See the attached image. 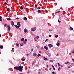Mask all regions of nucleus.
I'll use <instances>...</instances> for the list:
<instances>
[{"label": "nucleus", "instance_id": "nucleus-42", "mask_svg": "<svg viewBox=\"0 0 74 74\" xmlns=\"http://www.w3.org/2000/svg\"><path fill=\"white\" fill-rule=\"evenodd\" d=\"M23 42L24 44H26V42H25V41H24Z\"/></svg>", "mask_w": 74, "mask_h": 74}, {"label": "nucleus", "instance_id": "nucleus-35", "mask_svg": "<svg viewBox=\"0 0 74 74\" xmlns=\"http://www.w3.org/2000/svg\"><path fill=\"white\" fill-rule=\"evenodd\" d=\"M36 38L37 39H38V38H39V36H36Z\"/></svg>", "mask_w": 74, "mask_h": 74}, {"label": "nucleus", "instance_id": "nucleus-44", "mask_svg": "<svg viewBox=\"0 0 74 74\" xmlns=\"http://www.w3.org/2000/svg\"><path fill=\"white\" fill-rule=\"evenodd\" d=\"M45 70L46 71H48V69L47 68H46L45 69Z\"/></svg>", "mask_w": 74, "mask_h": 74}, {"label": "nucleus", "instance_id": "nucleus-18", "mask_svg": "<svg viewBox=\"0 0 74 74\" xmlns=\"http://www.w3.org/2000/svg\"><path fill=\"white\" fill-rule=\"evenodd\" d=\"M56 45L57 46H59V45H60V44L59 43H57L56 44Z\"/></svg>", "mask_w": 74, "mask_h": 74}, {"label": "nucleus", "instance_id": "nucleus-31", "mask_svg": "<svg viewBox=\"0 0 74 74\" xmlns=\"http://www.w3.org/2000/svg\"><path fill=\"white\" fill-rule=\"evenodd\" d=\"M10 10V8H7V11H9V10Z\"/></svg>", "mask_w": 74, "mask_h": 74}, {"label": "nucleus", "instance_id": "nucleus-58", "mask_svg": "<svg viewBox=\"0 0 74 74\" xmlns=\"http://www.w3.org/2000/svg\"><path fill=\"white\" fill-rule=\"evenodd\" d=\"M47 67H49L48 65H47Z\"/></svg>", "mask_w": 74, "mask_h": 74}, {"label": "nucleus", "instance_id": "nucleus-14", "mask_svg": "<svg viewBox=\"0 0 74 74\" xmlns=\"http://www.w3.org/2000/svg\"><path fill=\"white\" fill-rule=\"evenodd\" d=\"M68 63H70V62H69L67 61L65 62V64H68Z\"/></svg>", "mask_w": 74, "mask_h": 74}, {"label": "nucleus", "instance_id": "nucleus-33", "mask_svg": "<svg viewBox=\"0 0 74 74\" xmlns=\"http://www.w3.org/2000/svg\"><path fill=\"white\" fill-rule=\"evenodd\" d=\"M53 70H56L55 69V67L54 66H53Z\"/></svg>", "mask_w": 74, "mask_h": 74}, {"label": "nucleus", "instance_id": "nucleus-22", "mask_svg": "<svg viewBox=\"0 0 74 74\" xmlns=\"http://www.w3.org/2000/svg\"><path fill=\"white\" fill-rule=\"evenodd\" d=\"M37 56L38 57H39V56H41V54H38L37 55Z\"/></svg>", "mask_w": 74, "mask_h": 74}, {"label": "nucleus", "instance_id": "nucleus-55", "mask_svg": "<svg viewBox=\"0 0 74 74\" xmlns=\"http://www.w3.org/2000/svg\"><path fill=\"white\" fill-rule=\"evenodd\" d=\"M68 68L69 69H70V66H68Z\"/></svg>", "mask_w": 74, "mask_h": 74}, {"label": "nucleus", "instance_id": "nucleus-54", "mask_svg": "<svg viewBox=\"0 0 74 74\" xmlns=\"http://www.w3.org/2000/svg\"><path fill=\"white\" fill-rule=\"evenodd\" d=\"M1 18H2V17H1V16H0V19H1Z\"/></svg>", "mask_w": 74, "mask_h": 74}, {"label": "nucleus", "instance_id": "nucleus-32", "mask_svg": "<svg viewBox=\"0 0 74 74\" xmlns=\"http://www.w3.org/2000/svg\"><path fill=\"white\" fill-rule=\"evenodd\" d=\"M52 73L53 74H56V73L53 71L52 72Z\"/></svg>", "mask_w": 74, "mask_h": 74}, {"label": "nucleus", "instance_id": "nucleus-61", "mask_svg": "<svg viewBox=\"0 0 74 74\" xmlns=\"http://www.w3.org/2000/svg\"><path fill=\"white\" fill-rule=\"evenodd\" d=\"M20 45H21V46H23V45H21V44H20Z\"/></svg>", "mask_w": 74, "mask_h": 74}, {"label": "nucleus", "instance_id": "nucleus-56", "mask_svg": "<svg viewBox=\"0 0 74 74\" xmlns=\"http://www.w3.org/2000/svg\"><path fill=\"white\" fill-rule=\"evenodd\" d=\"M33 49H32V50H31V52H33Z\"/></svg>", "mask_w": 74, "mask_h": 74}, {"label": "nucleus", "instance_id": "nucleus-36", "mask_svg": "<svg viewBox=\"0 0 74 74\" xmlns=\"http://www.w3.org/2000/svg\"><path fill=\"white\" fill-rule=\"evenodd\" d=\"M50 62H53V61L52 60H49Z\"/></svg>", "mask_w": 74, "mask_h": 74}, {"label": "nucleus", "instance_id": "nucleus-52", "mask_svg": "<svg viewBox=\"0 0 74 74\" xmlns=\"http://www.w3.org/2000/svg\"><path fill=\"white\" fill-rule=\"evenodd\" d=\"M37 7V5H35V7Z\"/></svg>", "mask_w": 74, "mask_h": 74}, {"label": "nucleus", "instance_id": "nucleus-9", "mask_svg": "<svg viewBox=\"0 0 74 74\" xmlns=\"http://www.w3.org/2000/svg\"><path fill=\"white\" fill-rule=\"evenodd\" d=\"M44 48L46 50H48V47H47L45 46H44Z\"/></svg>", "mask_w": 74, "mask_h": 74}, {"label": "nucleus", "instance_id": "nucleus-63", "mask_svg": "<svg viewBox=\"0 0 74 74\" xmlns=\"http://www.w3.org/2000/svg\"><path fill=\"white\" fill-rule=\"evenodd\" d=\"M39 71H40V69L39 70Z\"/></svg>", "mask_w": 74, "mask_h": 74}, {"label": "nucleus", "instance_id": "nucleus-27", "mask_svg": "<svg viewBox=\"0 0 74 74\" xmlns=\"http://www.w3.org/2000/svg\"><path fill=\"white\" fill-rule=\"evenodd\" d=\"M41 8V7H38L37 8V9L38 10H40Z\"/></svg>", "mask_w": 74, "mask_h": 74}, {"label": "nucleus", "instance_id": "nucleus-15", "mask_svg": "<svg viewBox=\"0 0 74 74\" xmlns=\"http://www.w3.org/2000/svg\"><path fill=\"white\" fill-rule=\"evenodd\" d=\"M0 48L1 49H3V46L1 45L0 46Z\"/></svg>", "mask_w": 74, "mask_h": 74}, {"label": "nucleus", "instance_id": "nucleus-40", "mask_svg": "<svg viewBox=\"0 0 74 74\" xmlns=\"http://www.w3.org/2000/svg\"><path fill=\"white\" fill-rule=\"evenodd\" d=\"M34 62H33L32 63V65H33L34 64Z\"/></svg>", "mask_w": 74, "mask_h": 74}, {"label": "nucleus", "instance_id": "nucleus-13", "mask_svg": "<svg viewBox=\"0 0 74 74\" xmlns=\"http://www.w3.org/2000/svg\"><path fill=\"white\" fill-rule=\"evenodd\" d=\"M7 20L8 21H11L12 20L11 18H7Z\"/></svg>", "mask_w": 74, "mask_h": 74}, {"label": "nucleus", "instance_id": "nucleus-5", "mask_svg": "<svg viewBox=\"0 0 74 74\" xmlns=\"http://www.w3.org/2000/svg\"><path fill=\"white\" fill-rule=\"evenodd\" d=\"M24 33H28V31L27 29H24Z\"/></svg>", "mask_w": 74, "mask_h": 74}, {"label": "nucleus", "instance_id": "nucleus-62", "mask_svg": "<svg viewBox=\"0 0 74 74\" xmlns=\"http://www.w3.org/2000/svg\"><path fill=\"white\" fill-rule=\"evenodd\" d=\"M38 74H40V72H38Z\"/></svg>", "mask_w": 74, "mask_h": 74}, {"label": "nucleus", "instance_id": "nucleus-49", "mask_svg": "<svg viewBox=\"0 0 74 74\" xmlns=\"http://www.w3.org/2000/svg\"><path fill=\"white\" fill-rule=\"evenodd\" d=\"M36 67H39V65H36Z\"/></svg>", "mask_w": 74, "mask_h": 74}, {"label": "nucleus", "instance_id": "nucleus-11", "mask_svg": "<svg viewBox=\"0 0 74 74\" xmlns=\"http://www.w3.org/2000/svg\"><path fill=\"white\" fill-rule=\"evenodd\" d=\"M44 58L45 60H48V59H47V58H45V57H44Z\"/></svg>", "mask_w": 74, "mask_h": 74}, {"label": "nucleus", "instance_id": "nucleus-8", "mask_svg": "<svg viewBox=\"0 0 74 74\" xmlns=\"http://www.w3.org/2000/svg\"><path fill=\"white\" fill-rule=\"evenodd\" d=\"M17 25H18V26H19L20 27V26H21V23H20V22H18Z\"/></svg>", "mask_w": 74, "mask_h": 74}, {"label": "nucleus", "instance_id": "nucleus-29", "mask_svg": "<svg viewBox=\"0 0 74 74\" xmlns=\"http://www.w3.org/2000/svg\"><path fill=\"white\" fill-rule=\"evenodd\" d=\"M30 55V54H26V56H28H28H29Z\"/></svg>", "mask_w": 74, "mask_h": 74}, {"label": "nucleus", "instance_id": "nucleus-47", "mask_svg": "<svg viewBox=\"0 0 74 74\" xmlns=\"http://www.w3.org/2000/svg\"><path fill=\"white\" fill-rule=\"evenodd\" d=\"M24 40L25 41H26V42L27 41V39H25Z\"/></svg>", "mask_w": 74, "mask_h": 74}, {"label": "nucleus", "instance_id": "nucleus-17", "mask_svg": "<svg viewBox=\"0 0 74 74\" xmlns=\"http://www.w3.org/2000/svg\"><path fill=\"white\" fill-rule=\"evenodd\" d=\"M70 29L71 30H73V28L71 27H70Z\"/></svg>", "mask_w": 74, "mask_h": 74}, {"label": "nucleus", "instance_id": "nucleus-37", "mask_svg": "<svg viewBox=\"0 0 74 74\" xmlns=\"http://www.w3.org/2000/svg\"><path fill=\"white\" fill-rule=\"evenodd\" d=\"M48 41V39H46L45 40V42H47Z\"/></svg>", "mask_w": 74, "mask_h": 74}, {"label": "nucleus", "instance_id": "nucleus-10", "mask_svg": "<svg viewBox=\"0 0 74 74\" xmlns=\"http://www.w3.org/2000/svg\"><path fill=\"white\" fill-rule=\"evenodd\" d=\"M23 19L24 20V21H27V18H26V17H24L23 18Z\"/></svg>", "mask_w": 74, "mask_h": 74}, {"label": "nucleus", "instance_id": "nucleus-57", "mask_svg": "<svg viewBox=\"0 0 74 74\" xmlns=\"http://www.w3.org/2000/svg\"><path fill=\"white\" fill-rule=\"evenodd\" d=\"M51 66H52V67L54 66H53V64H52V65H51Z\"/></svg>", "mask_w": 74, "mask_h": 74}, {"label": "nucleus", "instance_id": "nucleus-24", "mask_svg": "<svg viewBox=\"0 0 74 74\" xmlns=\"http://www.w3.org/2000/svg\"><path fill=\"white\" fill-rule=\"evenodd\" d=\"M20 9H21V10H23V6H21L20 7Z\"/></svg>", "mask_w": 74, "mask_h": 74}, {"label": "nucleus", "instance_id": "nucleus-59", "mask_svg": "<svg viewBox=\"0 0 74 74\" xmlns=\"http://www.w3.org/2000/svg\"><path fill=\"white\" fill-rule=\"evenodd\" d=\"M12 50H14V48H12Z\"/></svg>", "mask_w": 74, "mask_h": 74}, {"label": "nucleus", "instance_id": "nucleus-6", "mask_svg": "<svg viewBox=\"0 0 74 74\" xmlns=\"http://www.w3.org/2000/svg\"><path fill=\"white\" fill-rule=\"evenodd\" d=\"M11 24L12 26H14V21H11Z\"/></svg>", "mask_w": 74, "mask_h": 74}, {"label": "nucleus", "instance_id": "nucleus-30", "mask_svg": "<svg viewBox=\"0 0 74 74\" xmlns=\"http://www.w3.org/2000/svg\"><path fill=\"white\" fill-rule=\"evenodd\" d=\"M36 47L38 48H40V46H39L38 45H37L36 46Z\"/></svg>", "mask_w": 74, "mask_h": 74}, {"label": "nucleus", "instance_id": "nucleus-46", "mask_svg": "<svg viewBox=\"0 0 74 74\" xmlns=\"http://www.w3.org/2000/svg\"><path fill=\"white\" fill-rule=\"evenodd\" d=\"M4 4H5V5H7V3L6 2H5L4 3Z\"/></svg>", "mask_w": 74, "mask_h": 74}, {"label": "nucleus", "instance_id": "nucleus-60", "mask_svg": "<svg viewBox=\"0 0 74 74\" xmlns=\"http://www.w3.org/2000/svg\"><path fill=\"white\" fill-rule=\"evenodd\" d=\"M73 53H74V49H73Z\"/></svg>", "mask_w": 74, "mask_h": 74}, {"label": "nucleus", "instance_id": "nucleus-23", "mask_svg": "<svg viewBox=\"0 0 74 74\" xmlns=\"http://www.w3.org/2000/svg\"><path fill=\"white\" fill-rule=\"evenodd\" d=\"M64 66V64H62L60 65V66H61V67H63Z\"/></svg>", "mask_w": 74, "mask_h": 74}, {"label": "nucleus", "instance_id": "nucleus-48", "mask_svg": "<svg viewBox=\"0 0 74 74\" xmlns=\"http://www.w3.org/2000/svg\"><path fill=\"white\" fill-rule=\"evenodd\" d=\"M39 53H41V51H39Z\"/></svg>", "mask_w": 74, "mask_h": 74}, {"label": "nucleus", "instance_id": "nucleus-39", "mask_svg": "<svg viewBox=\"0 0 74 74\" xmlns=\"http://www.w3.org/2000/svg\"><path fill=\"white\" fill-rule=\"evenodd\" d=\"M58 21L59 23H60L61 22V21H60L59 19L58 20Z\"/></svg>", "mask_w": 74, "mask_h": 74}, {"label": "nucleus", "instance_id": "nucleus-38", "mask_svg": "<svg viewBox=\"0 0 74 74\" xmlns=\"http://www.w3.org/2000/svg\"><path fill=\"white\" fill-rule=\"evenodd\" d=\"M41 49H42V50H44V47H41Z\"/></svg>", "mask_w": 74, "mask_h": 74}, {"label": "nucleus", "instance_id": "nucleus-21", "mask_svg": "<svg viewBox=\"0 0 74 74\" xmlns=\"http://www.w3.org/2000/svg\"><path fill=\"white\" fill-rule=\"evenodd\" d=\"M7 24H5L4 25V26L5 27H7Z\"/></svg>", "mask_w": 74, "mask_h": 74}, {"label": "nucleus", "instance_id": "nucleus-45", "mask_svg": "<svg viewBox=\"0 0 74 74\" xmlns=\"http://www.w3.org/2000/svg\"><path fill=\"white\" fill-rule=\"evenodd\" d=\"M58 65L59 66H60V64H59V62H58Z\"/></svg>", "mask_w": 74, "mask_h": 74}, {"label": "nucleus", "instance_id": "nucleus-4", "mask_svg": "<svg viewBox=\"0 0 74 74\" xmlns=\"http://www.w3.org/2000/svg\"><path fill=\"white\" fill-rule=\"evenodd\" d=\"M48 46L49 48H52V47H53V45L51 44H49Z\"/></svg>", "mask_w": 74, "mask_h": 74}, {"label": "nucleus", "instance_id": "nucleus-1", "mask_svg": "<svg viewBox=\"0 0 74 74\" xmlns=\"http://www.w3.org/2000/svg\"><path fill=\"white\" fill-rule=\"evenodd\" d=\"M23 68V66H15L14 67V69H16L17 71H19L21 72L22 71V69Z\"/></svg>", "mask_w": 74, "mask_h": 74}, {"label": "nucleus", "instance_id": "nucleus-25", "mask_svg": "<svg viewBox=\"0 0 74 74\" xmlns=\"http://www.w3.org/2000/svg\"><path fill=\"white\" fill-rule=\"evenodd\" d=\"M55 37L56 38H58V35H56L55 36Z\"/></svg>", "mask_w": 74, "mask_h": 74}, {"label": "nucleus", "instance_id": "nucleus-50", "mask_svg": "<svg viewBox=\"0 0 74 74\" xmlns=\"http://www.w3.org/2000/svg\"><path fill=\"white\" fill-rule=\"evenodd\" d=\"M19 19V18L17 17V18H16V19Z\"/></svg>", "mask_w": 74, "mask_h": 74}, {"label": "nucleus", "instance_id": "nucleus-53", "mask_svg": "<svg viewBox=\"0 0 74 74\" xmlns=\"http://www.w3.org/2000/svg\"><path fill=\"white\" fill-rule=\"evenodd\" d=\"M0 21H2V19L1 18L0 19Z\"/></svg>", "mask_w": 74, "mask_h": 74}, {"label": "nucleus", "instance_id": "nucleus-34", "mask_svg": "<svg viewBox=\"0 0 74 74\" xmlns=\"http://www.w3.org/2000/svg\"><path fill=\"white\" fill-rule=\"evenodd\" d=\"M52 36L50 34L49 35V37H51V36Z\"/></svg>", "mask_w": 74, "mask_h": 74}, {"label": "nucleus", "instance_id": "nucleus-16", "mask_svg": "<svg viewBox=\"0 0 74 74\" xmlns=\"http://www.w3.org/2000/svg\"><path fill=\"white\" fill-rule=\"evenodd\" d=\"M21 41H24V38H21Z\"/></svg>", "mask_w": 74, "mask_h": 74}, {"label": "nucleus", "instance_id": "nucleus-26", "mask_svg": "<svg viewBox=\"0 0 74 74\" xmlns=\"http://www.w3.org/2000/svg\"><path fill=\"white\" fill-rule=\"evenodd\" d=\"M38 13H40L41 12V10H38Z\"/></svg>", "mask_w": 74, "mask_h": 74}, {"label": "nucleus", "instance_id": "nucleus-20", "mask_svg": "<svg viewBox=\"0 0 74 74\" xmlns=\"http://www.w3.org/2000/svg\"><path fill=\"white\" fill-rule=\"evenodd\" d=\"M60 11H58L56 12V14H57V13L58 14H59V13H60Z\"/></svg>", "mask_w": 74, "mask_h": 74}, {"label": "nucleus", "instance_id": "nucleus-3", "mask_svg": "<svg viewBox=\"0 0 74 74\" xmlns=\"http://www.w3.org/2000/svg\"><path fill=\"white\" fill-rule=\"evenodd\" d=\"M7 27L8 31H10L11 30V27H10V25H8Z\"/></svg>", "mask_w": 74, "mask_h": 74}, {"label": "nucleus", "instance_id": "nucleus-64", "mask_svg": "<svg viewBox=\"0 0 74 74\" xmlns=\"http://www.w3.org/2000/svg\"><path fill=\"white\" fill-rule=\"evenodd\" d=\"M20 74H23V73H21Z\"/></svg>", "mask_w": 74, "mask_h": 74}, {"label": "nucleus", "instance_id": "nucleus-28", "mask_svg": "<svg viewBox=\"0 0 74 74\" xmlns=\"http://www.w3.org/2000/svg\"><path fill=\"white\" fill-rule=\"evenodd\" d=\"M16 46H17V47H19V44L17 43V44H16Z\"/></svg>", "mask_w": 74, "mask_h": 74}, {"label": "nucleus", "instance_id": "nucleus-51", "mask_svg": "<svg viewBox=\"0 0 74 74\" xmlns=\"http://www.w3.org/2000/svg\"><path fill=\"white\" fill-rule=\"evenodd\" d=\"M71 53H73V51H71Z\"/></svg>", "mask_w": 74, "mask_h": 74}, {"label": "nucleus", "instance_id": "nucleus-2", "mask_svg": "<svg viewBox=\"0 0 74 74\" xmlns=\"http://www.w3.org/2000/svg\"><path fill=\"white\" fill-rule=\"evenodd\" d=\"M35 30H36V27H33L31 29V30L33 32H34V31H35Z\"/></svg>", "mask_w": 74, "mask_h": 74}, {"label": "nucleus", "instance_id": "nucleus-19", "mask_svg": "<svg viewBox=\"0 0 74 74\" xmlns=\"http://www.w3.org/2000/svg\"><path fill=\"white\" fill-rule=\"evenodd\" d=\"M60 69H61L60 68V67H59L58 69V71H60Z\"/></svg>", "mask_w": 74, "mask_h": 74}, {"label": "nucleus", "instance_id": "nucleus-12", "mask_svg": "<svg viewBox=\"0 0 74 74\" xmlns=\"http://www.w3.org/2000/svg\"><path fill=\"white\" fill-rule=\"evenodd\" d=\"M33 55L34 56H37V54H36V53H33Z\"/></svg>", "mask_w": 74, "mask_h": 74}, {"label": "nucleus", "instance_id": "nucleus-41", "mask_svg": "<svg viewBox=\"0 0 74 74\" xmlns=\"http://www.w3.org/2000/svg\"><path fill=\"white\" fill-rule=\"evenodd\" d=\"M21 60H22V61H25V59H21Z\"/></svg>", "mask_w": 74, "mask_h": 74}, {"label": "nucleus", "instance_id": "nucleus-43", "mask_svg": "<svg viewBox=\"0 0 74 74\" xmlns=\"http://www.w3.org/2000/svg\"><path fill=\"white\" fill-rule=\"evenodd\" d=\"M53 30L52 29H49V32H50V31H52Z\"/></svg>", "mask_w": 74, "mask_h": 74}, {"label": "nucleus", "instance_id": "nucleus-7", "mask_svg": "<svg viewBox=\"0 0 74 74\" xmlns=\"http://www.w3.org/2000/svg\"><path fill=\"white\" fill-rule=\"evenodd\" d=\"M14 26L16 28H17V29H18V28H19V27H20L19 26L16 25H14Z\"/></svg>", "mask_w": 74, "mask_h": 74}]
</instances>
